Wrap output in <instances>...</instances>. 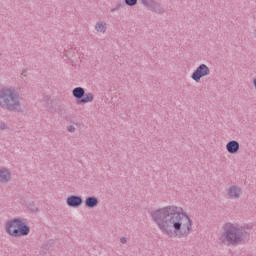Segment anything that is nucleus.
<instances>
[{
	"label": "nucleus",
	"mask_w": 256,
	"mask_h": 256,
	"mask_svg": "<svg viewBox=\"0 0 256 256\" xmlns=\"http://www.w3.org/2000/svg\"><path fill=\"white\" fill-rule=\"evenodd\" d=\"M11 181V172L7 168H0V183H9Z\"/></svg>",
	"instance_id": "obj_8"
},
{
	"label": "nucleus",
	"mask_w": 256,
	"mask_h": 256,
	"mask_svg": "<svg viewBox=\"0 0 256 256\" xmlns=\"http://www.w3.org/2000/svg\"><path fill=\"white\" fill-rule=\"evenodd\" d=\"M68 131L70 133H73L75 131V128L73 126H68Z\"/></svg>",
	"instance_id": "obj_15"
},
{
	"label": "nucleus",
	"mask_w": 256,
	"mask_h": 256,
	"mask_svg": "<svg viewBox=\"0 0 256 256\" xmlns=\"http://www.w3.org/2000/svg\"><path fill=\"white\" fill-rule=\"evenodd\" d=\"M120 241H121V243H127V239H125V238H121Z\"/></svg>",
	"instance_id": "obj_16"
},
{
	"label": "nucleus",
	"mask_w": 256,
	"mask_h": 256,
	"mask_svg": "<svg viewBox=\"0 0 256 256\" xmlns=\"http://www.w3.org/2000/svg\"><path fill=\"white\" fill-rule=\"evenodd\" d=\"M83 203V200L79 196H70L67 198V205L69 207H79Z\"/></svg>",
	"instance_id": "obj_9"
},
{
	"label": "nucleus",
	"mask_w": 256,
	"mask_h": 256,
	"mask_svg": "<svg viewBox=\"0 0 256 256\" xmlns=\"http://www.w3.org/2000/svg\"><path fill=\"white\" fill-rule=\"evenodd\" d=\"M0 106L11 110L17 109L19 107V95L11 89L0 91Z\"/></svg>",
	"instance_id": "obj_4"
},
{
	"label": "nucleus",
	"mask_w": 256,
	"mask_h": 256,
	"mask_svg": "<svg viewBox=\"0 0 256 256\" xmlns=\"http://www.w3.org/2000/svg\"><path fill=\"white\" fill-rule=\"evenodd\" d=\"M226 150L231 155H235V153H239V142L232 140L226 144Z\"/></svg>",
	"instance_id": "obj_7"
},
{
	"label": "nucleus",
	"mask_w": 256,
	"mask_h": 256,
	"mask_svg": "<svg viewBox=\"0 0 256 256\" xmlns=\"http://www.w3.org/2000/svg\"><path fill=\"white\" fill-rule=\"evenodd\" d=\"M150 217L167 237H187L193 231V220L179 206L154 209L150 212Z\"/></svg>",
	"instance_id": "obj_1"
},
{
	"label": "nucleus",
	"mask_w": 256,
	"mask_h": 256,
	"mask_svg": "<svg viewBox=\"0 0 256 256\" xmlns=\"http://www.w3.org/2000/svg\"><path fill=\"white\" fill-rule=\"evenodd\" d=\"M5 231L10 237H25L30 229L22 219L16 218L6 222Z\"/></svg>",
	"instance_id": "obj_3"
},
{
	"label": "nucleus",
	"mask_w": 256,
	"mask_h": 256,
	"mask_svg": "<svg viewBox=\"0 0 256 256\" xmlns=\"http://www.w3.org/2000/svg\"><path fill=\"white\" fill-rule=\"evenodd\" d=\"M85 203H86V207L93 208V207H97V205L99 204V200H97L96 197H89L86 199Z\"/></svg>",
	"instance_id": "obj_12"
},
{
	"label": "nucleus",
	"mask_w": 256,
	"mask_h": 256,
	"mask_svg": "<svg viewBox=\"0 0 256 256\" xmlns=\"http://www.w3.org/2000/svg\"><path fill=\"white\" fill-rule=\"evenodd\" d=\"M224 233L220 237V241L226 245H239V243H245V240L249 237V233L245 227H240L237 224L226 223L223 227Z\"/></svg>",
	"instance_id": "obj_2"
},
{
	"label": "nucleus",
	"mask_w": 256,
	"mask_h": 256,
	"mask_svg": "<svg viewBox=\"0 0 256 256\" xmlns=\"http://www.w3.org/2000/svg\"><path fill=\"white\" fill-rule=\"evenodd\" d=\"M95 29L97 33H105V31H107V24L105 22H97Z\"/></svg>",
	"instance_id": "obj_13"
},
{
	"label": "nucleus",
	"mask_w": 256,
	"mask_h": 256,
	"mask_svg": "<svg viewBox=\"0 0 256 256\" xmlns=\"http://www.w3.org/2000/svg\"><path fill=\"white\" fill-rule=\"evenodd\" d=\"M93 93H86L84 92V95L81 97V99L78 101L80 105H83L85 103H93Z\"/></svg>",
	"instance_id": "obj_10"
},
{
	"label": "nucleus",
	"mask_w": 256,
	"mask_h": 256,
	"mask_svg": "<svg viewBox=\"0 0 256 256\" xmlns=\"http://www.w3.org/2000/svg\"><path fill=\"white\" fill-rule=\"evenodd\" d=\"M211 75V70L209 69V67L205 64H201L193 73H192V79L193 81H195L196 83H200L201 79H203V77H207Z\"/></svg>",
	"instance_id": "obj_5"
},
{
	"label": "nucleus",
	"mask_w": 256,
	"mask_h": 256,
	"mask_svg": "<svg viewBox=\"0 0 256 256\" xmlns=\"http://www.w3.org/2000/svg\"><path fill=\"white\" fill-rule=\"evenodd\" d=\"M126 5L133 7V5H137V0H125Z\"/></svg>",
	"instance_id": "obj_14"
},
{
	"label": "nucleus",
	"mask_w": 256,
	"mask_h": 256,
	"mask_svg": "<svg viewBox=\"0 0 256 256\" xmlns=\"http://www.w3.org/2000/svg\"><path fill=\"white\" fill-rule=\"evenodd\" d=\"M226 195L229 197V199H239L241 197V188L231 186L228 188Z\"/></svg>",
	"instance_id": "obj_6"
},
{
	"label": "nucleus",
	"mask_w": 256,
	"mask_h": 256,
	"mask_svg": "<svg viewBox=\"0 0 256 256\" xmlns=\"http://www.w3.org/2000/svg\"><path fill=\"white\" fill-rule=\"evenodd\" d=\"M72 95L75 99H81L85 95V90L82 87H77L72 91Z\"/></svg>",
	"instance_id": "obj_11"
}]
</instances>
